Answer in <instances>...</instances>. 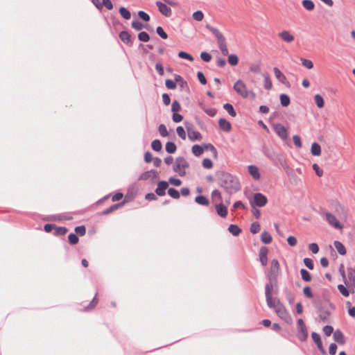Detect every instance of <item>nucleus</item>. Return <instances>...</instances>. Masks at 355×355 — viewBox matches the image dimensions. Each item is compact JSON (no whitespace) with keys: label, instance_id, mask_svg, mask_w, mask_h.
Listing matches in <instances>:
<instances>
[{"label":"nucleus","instance_id":"obj_1","mask_svg":"<svg viewBox=\"0 0 355 355\" xmlns=\"http://www.w3.org/2000/svg\"><path fill=\"white\" fill-rule=\"evenodd\" d=\"M266 300L269 308L272 309L276 314L288 324L292 322V318L284 304L277 297H272L270 293V288L268 286L266 292Z\"/></svg>","mask_w":355,"mask_h":355},{"label":"nucleus","instance_id":"obj_2","mask_svg":"<svg viewBox=\"0 0 355 355\" xmlns=\"http://www.w3.org/2000/svg\"><path fill=\"white\" fill-rule=\"evenodd\" d=\"M217 178L218 184L229 193H235L241 188L238 179L228 173L219 172Z\"/></svg>","mask_w":355,"mask_h":355},{"label":"nucleus","instance_id":"obj_3","mask_svg":"<svg viewBox=\"0 0 355 355\" xmlns=\"http://www.w3.org/2000/svg\"><path fill=\"white\" fill-rule=\"evenodd\" d=\"M264 155L272 162L275 166L285 167L286 162L284 155L282 153H277L274 150L266 149L263 151Z\"/></svg>","mask_w":355,"mask_h":355},{"label":"nucleus","instance_id":"obj_4","mask_svg":"<svg viewBox=\"0 0 355 355\" xmlns=\"http://www.w3.org/2000/svg\"><path fill=\"white\" fill-rule=\"evenodd\" d=\"M233 88L239 95H240L241 97L244 98H246L248 97L254 98L256 96L255 94L253 92L250 91L247 89L246 85L241 80H238L234 83Z\"/></svg>","mask_w":355,"mask_h":355},{"label":"nucleus","instance_id":"obj_5","mask_svg":"<svg viewBox=\"0 0 355 355\" xmlns=\"http://www.w3.org/2000/svg\"><path fill=\"white\" fill-rule=\"evenodd\" d=\"M189 167V164L187 161L182 157H178L176 158L173 165V171L182 177L186 175L185 169Z\"/></svg>","mask_w":355,"mask_h":355},{"label":"nucleus","instance_id":"obj_6","mask_svg":"<svg viewBox=\"0 0 355 355\" xmlns=\"http://www.w3.org/2000/svg\"><path fill=\"white\" fill-rule=\"evenodd\" d=\"M340 272L343 276L345 284L355 283V268H347V272L345 268H339Z\"/></svg>","mask_w":355,"mask_h":355},{"label":"nucleus","instance_id":"obj_7","mask_svg":"<svg viewBox=\"0 0 355 355\" xmlns=\"http://www.w3.org/2000/svg\"><path fill=\"white\" fill-rule=\"evenodd\" d=\"M279 268H270V270L268 274L269 282L266 284L265 293L266 292V288L268 286L270 288V293L272 295V291L277 286L276 277L278 273Z\"/></svg>","mask_w":355,"mask_h":355},{"label":"nucleus","instance_id":"obj_8","mask_svg":"<svg viewBox=\"0 0 355 355\" xmlns=\"http://www.w3.org/2000/svg\"><path fill=\"white\" fill-rule=\"evenodd\" d=\"M268 202L267 198L261 193H256L253 197V201L250 202L252 207L256 205L257 207H263Z\"/></svg>","mask_w":355,"mask_h":355},{"label":"nucleus","instance_id":"obj_9","mask_svg":"<svg viewBox=\"0 0 355 355\" xmlns=\"http://www.w3.org/2000/svg\"><path fill=\"white\" fill-rule=\"evenodd\" d=\"M272 128L275 133L283 140H285L288 137V131L286 128L280 123H275L272 125Z\"/></svg>","mask_w":355,"mask_h":355},{"label":"nucleus","instance_id":"obj_10","mask_svg":"<svg viewBox=\"0 0 355 355\" xmlns=\"http://www.w3.org/2000/svg\"><path fill=\"white\" fill-rule=\"evenodd\" d=\"M326 220L328 223L335 227L336 229L340 230L343 228V225L340 223V222L336 219L335 216L329 212H325Z\"/></svg>","mask_w":355,"mask_h":355},{"label":"nucleus","instance_id":"obj_11","mask_svg":"<svg viewBox=\"0 0 355 355\" xmlns=\"http://www.w3.org/2000/svg\"><path fill=\"white\" fill-rule=\"evenodd\" d=\"M156 6L158 8L159 11L165 17H171L172 15V11L171 8L166 5V3H164L161 1H157Z\"/></svg>","mask_w":355,"mask_h":355},{"label":"nucleus","instance_id":"obj_12","mask_svg":"<svg viewBox=\"0 0 355 355\" xmlns=\"http://www.w3.org/2000/svg\"><path fill=\"white\" fill-rule=\"evenodd\" d=\"M168 184L166 181H160L157 184L155 193L159 196H164L166 194V189L168 188Z\"/></svg>","mask_w":355,"mask_h":355},{"label":"nucleus","instance_id":"obj_13","mask_svg":"<svg viewBox=\"0 0 355 355\" xmlns=\"http://www.w3.org/2000/svg\"><path fill=\"white\" fill-rule=\"evenodd\" d=\"M274 74L276 78L282 84L288 85V82L287 81L286 77L285 75L277 68L274 67L273 69Z\"/></svg>","mask_w":355,"mask_h":355},{"label":"nucleus","instance_id":"obj_14","mask_svg":"<svg viewBox=\"0 0 355 355\" xmlns=\"http://www.w3.org/2000/svg\"><path fill=\"white\" fill-rule=\"evenodd\" d=\"M119 38L123 43L128 44L130 46L132 45V40L131 38V35L128 31H121L119 33Z\"/></svg>","mask_w":355,"mask_h":355},{"label":"nucleus","instance_id":"obj_15","mask_svg":"<svg viewBox=\"0 0 355 355\" xmlns=\"http://www.w3.org/2000/svg\"><path fill=\"white\" fill-rule=\"evenodd\" d=\"M279 37L285 42L291 43L294 40V36L288 31H283L278 34Z\"/></svg>","mask_w":355,"mask_h":355},{"label":"nucleus","instance_id":"obj_16","mask_svg":"<svg viewBox=\"0 0 355 355\" xmlns=\"http://www.w3.org/2000/svg\"><path fill=\"white\" fill-rule=\"evenodd\" d=\"M218 125H219V128L225 131V132H230L232 129V125L231 123L227 121L226 119H220L219 121H218Z\"/></svg>","mask_w":355,"mask_h":355},{"label":"nucleus","instance_id":"obj_17","mask_svg":"<svg viewBox=\"0 0 355 355\" xmlns=\"http://www.w3.org/2000/svg\"><path fill=\"white\" fill-rule=\"evenodd\" d=\"M188 131V137L191 141H200L202 139L201 134L196 130H193L191 129H187Z\"/></svg>","mask_w":355,"mask_h":355},{"label":"nucleus","instance_id":"obj_18","mask_svg":"<svg viewBox=\"0 0 355 355\" xmlns=\"http://www.w3.org/2000/svg\"><path fill=\"white\" fill-rule=\"evenodd\" d=\"M157 173L156 171L150 170V171H146V172L143 173L140 175L139 180H147L150 178L153 179V178H157Z\"/></svg>","mask_w":355,"mask_h":355},{"label":"nucleus","instance_id":"obj_19","mask_svg":"<svg viewBox=\"0 0 355 355\" xmlns=\"http://www.w3.org/2000/svg\"><path fill=\"white\" fill-rule=\"evenodd\" d=\"M268 250L266 247H261L259 250V259L263 266L267 264V254Z\"/></svg>","mask_w":355,"mask_h":355},{"label":"nucleus","instance_id":"obj_20","mask_svg":"<svg viewBox=\"0 0 355 355\" xmlns=\"http://www.w3.org/2000/svg\"><path fill=\"white\" fill-rule=\"evenodd\" d=\"M216 211L222 218H225L227 215V208L222 203H219L216 205Z\"/></svg>","mask_w":355,"mask_h":355},{"label":"nucleus","instance_id":"obj_21","mask_svg":"<svg viewBox=\"0 0 355 355\" xmlns=\"http://www.w3.org/2000/svg\"><path fill=\"white\" fill-rule=\"evenodd\" d=\"M297 337L301 341H305L308 338V331L306 327H301L297 328Z\"/></svg>","mask_w":355,"mask_h":355},{"label":"nucleus","instance_id":"obj_22","mask_svg":"<svg viewBox=\"0 0 355 355\" xmlns=\"http://www.w3.org/2000/svg\"><path fill=\"white\" fill-rule=\"evenodd\" d=\"M248 173L250 174V175L256 180H259L260 178V173L259 172V168L254 165H250L248 166Z\"/></svg>","mask_w":355,"mask_h":355},{"label":"nucleus","instance_id":"obj_23","mask_svg":"<svg viewBox=\"0 0 355 355\" xmlns=\"http://www.w3.org/2000/svg\"><path fill=\"white\" fill-rule=\"evenodd\" d=\"M218 47L223 55H227L229 53L228 49L225 42V38L223 37L217 41Z\"/></svg>","mask_w":355,"mask_h":355},{"label":"nucleus","instance_id":"obj_24","mask_svg":"<svg viewBox=\"0 0 355 355\" xmlns=\"http://www.w3.org/2000/svg\"><path fill=\"white\" fill-rule=\"evenodd\" d=\"M205 150H206L205 144L203 146L196 144L193 145L191 148L193 154L196 157L200 156L204 153Z\"/></svg>","mask_w":355,"mask_h":355},{"label":"nucleus","instance_id":"obj_25","mask_svg":"<svg viewBox=\"0 0 355 355\" xmlns=\"http://www.w3.org/2000/svg\"><path fill=\"white\" fill-rule=\"evenodd\" d=\"M175 80L176 85L178 84L180 87L182 89L188 88V84H187V81H185L181 76L177 75V74L175 75Z\"/></svg>","mask_w":355,"mask_h":355},{"label":"nucleus","instance_id":"obj_26","mask_svg":"<svg viewBox=\"0 0 355 355\" xmlns=\"http://www.w3.org/2000/svg\"><path fill=\"white\" fill-rule=\"evenodd\" d=\"M206 28H207L209 31H211L216 37L217 39V41H218L219 40L225 37L223 36V35L216 28L213 27V26H211L209 24H207L205 26Z\"/></svg>","mask_w":355,"mask_h":355},{"label":"nucleus","instance_id":"obj_27","mask_svg":"<svg viewBox=\"0 0 355 355\" xmlns=\"http://www.w3.org/2000/svg\"><path fill=\"white\" fill-rule=\"evenodd\" d=\"M334 339L338 344H344L345 343L344 335L340 330H336L334 333Z\"/></svg>","mask_w":355,"mask_h":355},{"label":"nucleus","instance_id":"obj_28","mask_svg":"<svg viewBox=\"0 0 355 355\" xmlns=\"http://www.w3.org/2000/svg\"><path fill=\"white\" fill-rule=\"evenodd\" d=\"M123 204H124V202H120V203L114 204V205H112L111 207H110L109 208L103 210L102 214L103 215L110 214V213L113 212L114 211H115V210L118 209L119 208L121 207L123 205Z\"/></svg>","mask_w":355,"mask_h":355},{"label":"nucleus","instance_id":"obj_29","mask_svg":"<svg viewBox=\"0 0 355 355\" xmlns=\"http://www.w3.org/2000/svg\"><path fill=\"white\" fill-rule=\"evenodd\" d=\"M195 202L200 205L208 206L209 200L204 196H198L195 198Z\"/></svg>","mask_w":355,"mask_h":355},{"label":"nucleus","instance_id":"obj_30","mask_svg":"<svg viewBox=\"0 0 355 355\" xmlns=\"http://www.w3.org/2000/svg\"><path fill=\"white\" fill-rule=\"evenodd\" d=\"M311 154L314 156H320L321 155V147L318 143H313L311 148Z\"/></svg>","mask_w":355,"mask_h":355},{"label":"nucleus","instance_id":"obj_31","mask_svg":"<svg viewBox=\"0 0 355 355\" xmlns=\"http://www.w3.org/2000/svg\"><path fill=\"white\" fill-rule=\"evenodd\" d=\"M261 240L265 244H269L272 242L271 235L266 231H264L261 234Z\"/></svg>","mask_w":355,"mask_h":355},{"label":"nucleus","instance_id":"obj_32","mask_svg":"<svg viewBox=\"0 0 355 355\" xmlns=\"http://www.w3.org/2000/svg\"><path fill=\"white\" fill-rule=\"evenodd\" d=\"M334 245L340 254L344 255L346 254V249L342 243L336 241H334Z\"/></svg>","mask_w":355,"mask_h":355},{"label":"nucleus","instance_id":"obj_33","mask_svg":"<svg viewBox=\"0 0 355 355\" xmlns=\"http://www.w3.org/2000/svg\"><path fill=\"white\" fill-rule=\"evenodd\" d=\"M302 4L309 11L313 10L315 8V4L311 0H303Z\"/></svg>","mask_w":355,"mask_h":355},{"label":"nucleus","instance_id":"obj_34","mask_svg":"<svg viewBox=\"0 0 355 355\" xmlns=\"http://www.w3.org/2000/svg\"><path fill=\"white\" fill-rule=\"evenodd\" d=\"M223 108L228 112L231 116H236V112L234 109V107L230 103H225L223 105Z\"/></svg>","mask_w":355,"mask_h":355},{"label":"nucleus","instance_id":"obj_35","mask_svg":"<svg viewBox=\"0 0 355 355\" xmlns=\"http://www.w3.org/2000/svg\"><path fill=\"white\" fill-rule=\"evenodd\" d=\"M264 78V87L266 89L270 90L272 87V81L270 80V76L268 73L263 74Z\"/></svg>","mask_w":355,"mask_h":355},{"label":"nucleus","instance_id":"obj_36","mask_svg":"<svg viewBox=\"0 0 355 355\" xmlns=\"http://www.w3.org/2000/svg\"><path fill=\"white\" fill-rule=\"evenodd\" d=\"M165 148H166V150L167 153L171 154V153H174L176 151L177 147H176V145L173 142L168 141L166 144Z\"/></svg>","mask_w":355,"mask_h":355},{"label":"nucleus","instance_id":"obj_37","mask_svg":"<svg viewBox=\"0 0 355 355\" xmlns=\"http://www.w3.org/2000/svg\"><path fill=\"white\" fill-rule=\"evenodd\" d=\"M228 230L234 236H238L241 232V230L236 225L233 224L229 226Z\"/></svg>","mask_w":355,"mask_h":355},{"label":"nucleus","instance_id":"obj_38","mask_svg":"<svg viewBox=\"0 0 355 355\" xmlns=\"http://www.w3.org/2000/svg\"><path fill=\"white\" fill-rule=\"evenodd\" d=\"M119 11L121 17L125 19H129L131 17V13L127 8L121 7Z\"/></svg>","mask_w":355,"mask_h":355},{"label":"nucleus","instance_id":"obj_39","mask_svg":"<svg viewBox=\"0 0 355 355\" xmlns=\"http://www.w3.org/2000/svg\"><path fill=\"white\" fill-rule=\"evenodd\" d=\"M280 101L283 107H287L291 103L289 96L285 94L280 95Z\"/></svg>","mask_w":355,"mask_h":355},{"label":"nucleus","instance_id":"obj_40","mask_svg":"<svg viewBox=\"0 0 355 355\" xmlns=\"http://www.w3.org/2000/svg\"><path fill=\"white\" fill-rule=\"evenodd\" d=\"M151 147L153 150L159 152L162 150V143L159 139H155L151 143Z\"/></svg>","mask_w":355,"mask_h":355},{"label":"nucleus","instance_id":"obj_41","mask_svg":"<svg viewBox=\"0 0 355 355\" xmlns=\"http://www.w3.org/2000/svg\"><path fill=\"white\" fill-rule=\"evenodd\" d=\"M97 295H98V293H96L93 300L89 303V306L84 309L85 311H88L89 310H92L96 306V304H98Z\"/></svg>","mask_w":355,"mask_h":355},{"label":"nucleus","instance_id":"obj_42","mask_svg":"<svg viewBox=\"0 0 355 355\" xmlns=\"http://www.w3.org/2000/svg\"><path fill=\"white\" fill-rule=\"evenodd\" d=\"M315 103L319 108L324 107L323 98L320 94H316L314 96Z\"/></svg>","mask_w":355,"mask_h":355},{"label":"nucleus","instance_id":"obj_43","mask_svg":"<svg viewBox=\"0 0 355 355\" xmlns=\"http://www.w3.org/2000/svg\"><path fill=\"white\" fill-rule=\"evenodd\" d=\"M311 337L314 343L316 344L317 347L322 345L320 336L316 332H312Z\"/></svg>","mask_w":355,"mask_h":355},{"label":"nucleus","instance_id":"obj_44","mask_svg":"<svg viewBox=\"0 0 355 355\" xmlns=\"http://www.w3.org/2000/svg\"><path fill=\"white\" fill-rule=\"evenodd\" d=\"M138 39L141 42H147L150 40V36H149V35L146 32L142 31V32L139 33Z\"/></svg>","mask_w":355,"mask_h":355},{"label":"nucleus","instance_id":"obj_45","mask_svg":"<svg viewBox=\"0 0 355 355\" xmlns=\"http://www.w3.org/2000/svg\"><path fill=\"white\" fill-rule=\"evenodd\" d=\"M300 272H301L302 278L304 281H305V282L311 281V275L306 270L302 268Z\"/></svg>","mask_w":355,"mask_h":355},{"label":"nucleus","instance_id":"obj_46","mask_svg":"<svg viewBox=\"0 0 355 355\" xmlns=\"http://www.w3.org/2000/svg\"><path fill=\"white\" fill-rule=\"evenodd\" d=\"M228 62L232 66H235L239 62V58L236 55L231 54L228 56Z\"/></svg>","mask_w":355,"mask_h":355},{"label":"nucleus","instance_id":"obj_47","mask_svg":"<svg viewBox=\"0 0 355 355\" xmlns=\"http://www.w3.org/2000/svg\"><path fill=\"white\" fill-rule=\"evenodd\" d=\"M168 194L174 199H178L180 198L179 191L174 188L168 189Z\"/></svg>","mask_w":355,"mask_h":355},{"label":"nucleus","instance_id":"obj_48","mask_svg":"<svg viewBox=\"0 0 355 355\" xmlns=\"http://www.w3.org/2000/svg\"><path fill=\"white\" fill-rule=\"evenodd\" d=\"M158 131L160 135L163 137H166L168 135L166 127L164 124H160L158 127Z\"/></svg>","mask_w":355,"mask_h":355},{"label":"nucleus","instance_id":"obj_49","mask_svg":"<svg viewBox=\"0 0 355 355\" xmlns=\"http://www.w3.org/2000/svg\"><path fill=\"white\" fill-rule=\"evenodd\" d=\"M69 241L72 245H76L78 243L79 239L78 236L76 234L71 233L68 236Z\"/></svg>","mask_w":355,"mask_h":355},{"label":"nucleus","instance_id":"obj_50","mask_svg":"<svg viewBox=\"0 0 355 355\" xmlns=\"http://www.w3.org/2000/svg\"><path fill=\"white\" fill-rule=\"evenodd\" d=\"M260 231V225L258 222H254L250 226V232L252 234H257Z\"/></svg>","mask_w":355,"mask_h":355},{"label":"nucleus","instance_id":"obj_51","mask_svg":"<svg viewBox=\"0 0 355 355\" xmlns=\"http://www.w3.org/2000/svg\"><path fill=\"white\" fill-rule=\"evenodd\" d=\"M178 56L180 58H182V59H187L189 61H193V58L192 57L191 55L184 52V51H180L178 53Z\"/></svg>","mask_w":355,"mask_h":355},{"label":"nucleus","instance_id":"obj_52","mask_svg":"<svg viewBox=\"0 0 355 355\" xmlns=\"http://www.w3.org/2000/svg\"><path fill=\"white\" fill-rule=\"evenodd\" d=\"M193 17L195 20L198 21H200L204 18V14L202 11L198 10L193 14Z\"/></svg>","mask_w":355,"mask_h":355},{"label":"nucleus","instance_id":"obj_53","mask_svg":"<svg viewBox=\"0 0 355 355\" xmlns=\"http://www.w3.org/2000/svg\"><path fill=\"white\" fill-rule=\"evenodd\" d=\"M338 289L340 291V293L345 297L349 296V292L345 286H343L342 284H339L338 286Z\"/></svg>","mask_w":355,"mask_h":355},{"label":"nucleus","instance_id":"obj_54","mask_svg":"<svg viewBox=\"0 0 355 355\" xmlns=\"http://www.w3.org/2000/svg\"><path fill=\"white\" fill-rule=\"evenodd\" d=\"M166 87L169 89H175L176 88L175 80L168 79L165 82Z\"/></svg>","mask_w":355,"mask_h":355},{"label":"nucleus","instance_id":"obj_55","mask_svg":"<svg viewBox=\"0 0 355 355\" xmlns=\"http://www.w3.org/2000/svg\"><path fill=\"white\" fill-rule=\"evenodd\" d=\"M131 26L134 29L137 31H140L144 28V25L137 20L132 21Z\"/></svg>","mask_w":355,"mask_h":355},{"label":"nucleus","instance_id":"obj_56","mask_svg":"<svg viewBox=\"0 0 355 355\" xmlns=\"http://www.w3.org/2000/svg\"><path fill=\"white\" fill-rule=\"evenodd\" d=\"M309 250L313 254H317L319 252L318 245L315 243H312L309 245Z\"/></svg>","mask_w":355,"mask_h":355},{"label":"nucleus","instance_id":"obj_57","mask_svg":"<svg viewBox=\"0 0 355 355\" xmlns=\"http://www.w3.org/2000/svg\"><path fill=\"white\" fill-rule=\"evenodd\" d=\"M156 32L162 39L166 40L168 38V35L165 33L161 26L157 27Z\"/></svg>","mask_w":355,"mask_h":355},{"label":"nucleus","instance_id":"obj_58","mask_svg":"<svg viewBox=\"0 0 355 355\" xmlns=\"http://www.w3.org/2000/svg\"><path fill=\"white\" fill-rule=\"evenodd\" d=\"M177 134L182 139H186V132L182 126H178L176 129Z\"/></svg>","mask_w":355,"mask_h":355},{"label":"nucleus","instance_id":"obj_59","mask_svg":"<svg viewBox=\"0 0 355 355\" xmlns=\"http://www.w3.org/2000/svg\"><path fill=\"white\" fill-rule=\"evenodd\" d=\"M75 232L77 234L84 236L86 233V229L84 225L77 226L75 228Z\"/></svg>","mask_w":355,"mask_h":355},{"label":"nucleus","instance_id":"obj_60","mask_svg":"<svg viewBox=\"0 0 355 355\" xmlns=\"http://www.w3.org/2000/svg\"><path fill=\"white\" fill-rule=\"evenodd\" d=\"M202 166L205 168H211L213 167V162L209 158H205L202 161Z\"/></svg>","mask_w":355,"mask_h":355},{"label":"nucleus","instance_id":"obj_61","mask_svg":"<svg viewBox=\"0 0 355 355\" xmlns=\"http://www.w3.org/2000/svg\"><path fill=\"white\" fill-rule=\"evenodd\" d=\"M138 16L144 21H150V16L144 11L140 10L138 12Z\"/></svg>","mask_w":355,"mask_h":355},{"label":"nucleus","instance_id":"obj_62","mask_svg":"<svg viewBox=\"0 0 355 355\" xmlns=\"http://www.w3.org/2000/svg\"><path fill=\"white\" fill-rule=\"evenodd\" d=\"M200 58L204 62H208L211 60V55L205 51H203L200 53Z\"/></svg>","mask_w":355,"mask_h":355},{"label":"nucleus","instance_id":"obj_63","mask_svg":"<svg viewBox=\"0 0 355 355\" xmlns=\"http://www.w3.org/2000/svg\"><path fill=\"white\" fill-rule=\"evenodd\" d=\"M204 112L209 115V116H214L217 112V110L215 108L211 107H206L204 108Z\"/></svg>","mask_w":355,"mask_h":355},{"label":"nucleus","instance_id":"obj_64","mask_svg":"<svg viewBox=\"0 0 355 355\" xmlns=\"http://www.w3.org/2000/svg\"><path fill=\"white\" fill-rule=\"evenodd\" d=\"M55 234L56 235H64L67 232V229L64 227H55Z\"/></svg>","mask_w":355,"mask_h":355}]
</instances>
